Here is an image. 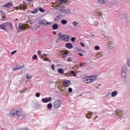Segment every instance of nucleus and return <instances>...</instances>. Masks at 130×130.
<instances>
[{"label": "nucleus", "instance_id": "nucleus-1", "mask_svg": "<svg viewBox=\"0 0 130 130\" xmlns=\"http://www.w3.org/2000/svg\"><path fill=\"white\" fill-rule=\"evenodd\" d=\"M126 64L122 66L120 76L123 82H127L128 81V76H127V67H130V58H126Z\"/></svg>", "mask_w": 130, "mask_h": 130}, {"label": "nucleus", "instance_id": "nucleus-2", "mask_svg": "<svg viewBox=\"0 0 130 130\" xmlns=\"http://www.w3.org/2000/svg\"><path fill=\"white\" fill-rule=\"evenodd\" d=\"M0 30H4L5 32H8V31H12L14 30V27L13 24L10 22H5L0 24Z\"/></svg>", "mask_w": 130, "mask_h": 130}, {"label": "nucleus", "instance_id": "nucleus-3", "mask_svg": "<svg viewBox=\"0 0 130 130\" xmlns=\"http://www.w3.org/2000/svg\"><path fill=\"white\" fill-rule=\"evenodd\" d=\"M96 80H97V76L95 75L86 76L83 78V81L85 84H90V83L95 82Z\"/></svg>", "mask_w": 130, "mask_h": 130}, {"label": "nucleus", "instance_id": "nucleus-4", "mask_svg": "<svg viewBox=\"0 0 130 130\" xmlns=\"http://www.w3.org/2000/svg\"><path fill=\"white\" fill-rule=\"evenodd\" d=\"M22 112V110L21 109H15L12 110L10 112L9 115L10 116H14L15 115H17V117L20 113Z\"/></svg>", "mask_w": 130, "mask_h": 130}, {"label": "nucleus", "instance_id": "nucleus-5", "mask_svg": "<svg viewBox=\"0 0 130 130\" xmlns=\"http://www.w3.org/2000/svg\"><path fill=\"white\" fill-rule=\"evenodd\" d=\"M53 106L55 109H58L61 106V102L59 100H56L53 103Z\"/></svg>", "mask_w": 130, "mask_h": 130}, {"label": "nucleus", "instance_id": "nucleus-6", "mask_svg": "<svg viewBox=\"0 0 130 130\" xmlns=\"http://www.w3.org/2000/svg\"><path fill=\"white\" fill-rule=\"evenodd\" d=\"M113 114H114V115H117V116L120 118H121L123 115V114L122 113V110H117L115 111H114L113 112Z\"/></svg>", "mask_w": 130, "mask_h": 130}, {"label": "nucleus", "instance_id": "nucleus-7", "mask_svg": "<svg viewBox=\"0 0 130 130\" xmlns=\"http://www.w3.org/2000/svg\"><path fill=\"white\" fill-rule=\"evenodd\" d=\"M26 26L22 23H19L18 24V27L17 28V31L18 33L21 32L22 30H25L26 29Z\"/></svg>", "mask_w": 130, "mask_h": 130}, {"label": "nucleus", "instance_id": "nucleus-8", "mask_svg": "<svg viewBox=\"0 0 130 130\" xmlns=\"http://www.w3.org/2000/svg\"><path fill=\"white\" fill-rule=\"evenodd\" d=\"M62 84L64 87H70L71 85H72V83H71V81L69 80H63L62 82Z\"/></svg>", "mask_w": 130, "mask_h": 130}, {"label": "nucleus", "instance_id": "nucleus-9", "mask_svg": "<svg viewBox=\"0 0 130 130\" xmlns=\"http://www.w3.org/2000/svg\"><path fill=\"white\" fill-rule=\"evenodd\" d=\"M106 4L108 7H113V6L115 5V0H109L106 2Z\"/></svg>", "mask_w": 130, "mask_h": 130}, {"label": "nucleus", "instance_id": "nucleus-10", "mask_svg": "<svg viewBox=\"0 0 130 130\" xmlns=\"http://www.w3.org/2000/svg\"><path fill=\"white\" fill-rule=\"evenodd\" d=\"M39 25H49V24H51V22L47 21L45 20H40L38 21Z\"/></svg>", "mask_w": 130, "mask_h": 130}, {"label": "nucleus", "instance_id": "nucleus-11", "mask_svg": "<svg viewBox=\"0 0 130 130\" xmlns=\"http://www.w3.org/2000/svg\"><path fill=\"white\" fill-rule=\"evenodd\" d=\"M52 101V98L51 97L45 98V99H42V102L43 103H48V102H51Z\"/></svg>", "mask_w": 130, "mask_h": 130}, {"label": "nucleus", "instance_id": "nucleus-12", "mask_svg": "<svg viewBox=\"0 0 130 130\" xmlns=\"http://www.w3.org/2000/svg\"><path fill=\"white\" fill-rule=\"evenodd\" d=\"M62 55L61 56L62 58H67L69 56V52L67 51H63L61 52Z\"/></svg>", "mask_w": 130, "mask_h": 130}, {"label": "nucleus", "instance_id": "nucleus-13", "mask_svg": "<svg viewBox=\"0 0 130 130\" xmlns=\"http://www.w3.org/2000/svg\"><path fill=\"white\" fill-rule=\"evenodd\" d=\"M2 7L9 9L11 7H13V3L12 2H9L6 3L5 5H3Z\"/></svg>", "mask_w": 130, "mask_h": 130}, {"label": "nucleus", "instance_id": "nucleus-14", "mask_svg": "<svg viewBox=\"0 0 130 130\" xmlns=\"http://www.w3.org/2000/svg\"><path fill=\"white\" fill-rule=\"evenodd\" d=\"M64 38V35H62V34L60 32L58 34V37L57 38V40H58L59 41H63Z\"/></svg>", "mask_w": 130, "mask_h": 130}, {"label": "nucleus", "instance_id": "nucleus-15", "mask_svg": "<svg viewBox=\"0 0 130 130\" xmlns=\"http://www.w3.org/2000/svg\"><path fill=\"white\" fill-rule=\"evenodd\" d=\"M41 58H44L43 60H45V61H48L49 62H51V60L50 59L47 58V55L44 54L43 56L41 57Z\"/></svg>", "mask_w": 130, "mask_h": 130}, {"label": "nucleus", "instance_id": "nucleus-16", "mask_svg": "<svg viewBox=\"0 0 130 130\" xmlns=\"http://www.w3.org/2000/svg\"><path fill=\"white\" fill-rule=\"evenodd\" d=\"M58 9H59V11H60V12H61L63 14H64V11H66L64 6L59 5L58 6Z\"/></svg>", "mask_w": 130, "mask_h": 130}, {"label": "nucleus", "instance_id": "nucleus-17", "mask_svg": "<svg viewBox=\"0 0 130 130\" xmlns=\"http://www.w3.org/2000/svg\"><path fill=\"white\" fill-rule=\"evenodd\" d=\"M25 114L23 113V111L21 110V113L19 114V115L17 116L19 119H23V118H25Z\"/></svg>", "mask_w": 130, "mask_h": 130}, {"label": "nucleus", "instance_id": "nucleus-18", "mask_svg": "<svg viewBox=\"0 0 130 130\" xmlns=\"http://www.w3.org/2000/svg\"><path fill=\"white\" fill-rule=\"evenodd\" d=\"M103 56H104V54H103V52H102L97 53L96 54V58H100L101 57H103Z\"/></svg>", "mask_w": 130, "mask_h": 130}, {"label": "nucleus", "instance_id": "nucleus-19", "mask_svg": "<svg viewBox=\"0 0 130 130\" xmlns=\"http://www.w3.org/2000/svg\"><path fill=\"white\" fill-rule=\"evenodd\" d=\"M24 68V66H17L15 68L12 69V71H18L19 70H21Z\"/></svg>", "mask_w": 130, "mask_h": 130}, {"label": "nucleus", "instance_id": "nucleus-20", "mask_svg": "<svg viewBox=\"0 0 130 130\" xmlns=\"http://www.w3.org/2000/svg\"><path fill=\"white\" fill-rule=\"evenodd\" d=\"M117 94H118V91H117V90H115V91L112 92V93L111 94V97L114 98V97L117 96Z\"/></svg>", "mask_w": 130, "mask_h": 130}, {"label": "nucleus", "instance_id": "nucleus-21", "mask_svg": "<svg viewBox=\"0 0 130 130\" xmlns=\"http://www.w3.org/2000/svg\"><path fill=\"white\" fill-rule=\"evenodd\" d=\"M64 14H66V15H71L72 14V11L70 9H65L64 11Z\"/></svg>", "mask_w": 130, "mask_h": 130}, {"label": "nucleus", "instance_id": "nucleus-22", "mask_svg": "<svg viewBox=\"0 0 130 130\" xmlns=\"http://www.w3.org/2000/svg\"><path fill=\"white\" fill-rule=\"evenodd\" d=\"M66 47L69 49H72V48H73V44L71 43H68L66 44Z\"/></svg>", "mask_w": 130, "mask_h": 130}, {"label": "nucleus", "instance_id": "nucleus-23", "mask_svg": "<svg viewBox=\"0 0 130 130\" xmlns=\"http://www.w3.org/2000/svg\"><path fill=\"white\" fill-rule=\"evenodd\" d=\"M63 41H66V42H69V41H70V37L69 36L64 35Z\"/></svg>", "mask_w": 130, "mask_h": 130}, {"label": "nucleus", "instance_id": "nucleus-24", "mask_svg": "<svg viewBox=\"0 0 130 130\" xmlns=\"http://www.w3.org/2000/svg\"><path fill=\"white\" fill-rule=\"evenodd\" d=\"M57 2L61 4H64L67 5L68 4V0H57Z\"/></svg>", "mask_w": 130, "mask_h": 130}, {"label": "nucleus", "instance_id": "nucleus-25", "mask_svg": "<svg viewBox=\"0 0 130 130\" xmlns=\"http://www.w3.org/2000/svg\"><path fill=\"white\" fill-rule=\"evenodd\" d=\"M109 48L110 49H112V48H113V42L109 41Z\"/></svg>", "mask_w": 130, "mask_h": 130}, {"label": "nucleus", "instance_id": "nucleus-26", "mask_svg": "<svg viewBox=\"0 0 130 130\" xmlns=\"http://www.w3.org/2000/svg\"><path fill=\"white\" fill-rule=\"evenodd\" d=\"M58 73L60 75H63V74H64V71H63V69L60 68L58 69Z\"/></svg>", "mask_w": 130, "mask_h": 130}, {"label": "nucleus", "instance_id": "nucleus-27", "mask_svg": "<svg viewBox=\"0 0 130 130\" xmlns=\"http://www.w3.org/2000/svg\"><path fill=\"white\" fill-rule=\"evenodd\" d=\"M52 28L53 30H56V29H58V24L57 23H55L52 25Z\"/></svg>", "mask_w": 130, "mask_h": 130}, {"label": "nucleus", "instance_id": "nucleus-28", "mask_svg": "<svg viewBox=\"0 0 130 130\" xmlns=\"http://www.w3.org/2000/svg\"><path fill=\"white\" fill-rule=\"evenodd\" d=\"M98 3L100 5H104L105 4H106L105 0H98Z\"/></svg>", "mask_w": 130, "mask_h": 130}, {"label": "nucleus", "instance_id": "nucleus-29", "mask_svg": "<svg viewBox=\"0 0 130 130\" xmlns=\"http://www.w3.org/2000/svg\"><path fill=\"white\" fill-rule=\"evenodd\" d=\"M47 108L48 110H51L52 109V104L51 103L48 104L47 106Z\"/></svg>", "mask_w": 130, "mask_h": 130}, {"label": "nucleus", "instance_id": "nucleus-30", "mask_svg": "<svg viewBox=\"0 0 130 130\" xmlns=\"http://www.w3.org/2000/svg\"><path fill=\"white\" fill-rule=\"evenodd\" d=\"M106 98L107 99H110L111 98V93L110 92L107 93L105 95Z\"/></svg>", "mask_w": 130, "mask_h": 130}, {"label": "nucleus", "instance_id": "nucleus-31", "mask_svg": "<svg viewBox=\"0 0 130 130\" xmlns=\"http://www.w3.org/2000/svg\"><path fill=\"white\" fill-rule=\"evenodd\" d=\"M26 9V6L23 5H21L18 8V10H25Z\"/></svg>", "mask_w": 130, "mask_h": 130}, {"label": "nucleus", "instance_id": "nucleus-32", "mask_svg": "<svg viewBox=\"0 0 130 130\" xmlns=\"http://www.w3.org/2000/svg\"><path fill=\"white\" fill-rule=\"evenodd\" d=\"M61 23L62 25H67L68 24V21L66 19H62L61 21Z\"/></svg>", "mask_w": 130, "mask_h": 130}, {"label": "nucleus", "instance_id": "nucleus-33", "mask_svg": "<svg viewBox=\"0 0 130 130\" xmlns=\"http://www.w3.org/2000/svg\"><path fill=\"white\" fill-rule=\"evenodd\" d=\"M60 20V16H57L54 18L55 22H58Z\"/></svg>", "mask_w": 130, "mask_h": 130}, {"label": "nucleus", "instance_id": "nucleus-34", "mask_svg": "<svg viewBox=\"0 0 130 130\" xmlns=\"http://www.w3.org/2000/svg\"><path fill=\"white\" fill-rule=\"evenodd\" d=\"M26 78L27 80H30V79H32V75H31L30 74H26Z\"/></svg>", "mask_w": 130, "mask_h": 130}, {"label": "nucleus", "instance_id": "nucleus-35", "mask_svg": "<svg viewBox=\"0 0 130 130\" xmlns=\"http://www.w3.org/2000/svg\"><path fill=\"white\" fill-rule=\"evenodd\" d=\"M92 113L91 112H88L87 113V115H86L87 118H91L92 117Z\"/></svg>", "mask_w": 130, "mask_h": 130}, {"label": "nucleus", "instance_id": "nucleus-36", "mask_svg": "<svg viewBox=\"0 0 130 130\" xmlns=\"http://www.w3.org/2000/svg\"><path fill=\"white\" fill-rule=\"evenodd\" d=\"M69 74H72L73 75V77H76L77 75L76 74V73L74 71H69Z\"/></svg>", "mask_w": 130, "mask_h": 130}, {"label": "nucleus", "instance_id": "nucleus-37", "mask_svg": "<svg viewBox=\"0 0 130 130\" xmlns=\"http://www.w3.org/2000/svg\"><path fill=\"white\" fill-rule=\"evenodd\" d=\"M36 13H38V9H36L34 10L31 11V14H36Z\"/></svg>", "mask_w": 130, "mask_h": 130}, {"label": "nucleus", "instance_id": "nucleus-38", "mask_svg": "<svg viewBox=\"0 0 130 130\" xmlns=\"http://www.w3.org/2000/svg\"><path fill=\"white\" fill-rule=\"evenodd\" d=\"M95 14H98V15H101V12H100V9H96L95 11Z\"/></svg>", "mask_w": 130, "mask_h": 130}, {"label": "nucleus", "instance_id": "nucleus-39", "mask_svg": "<svg viewBox=\"0 0 130 130\" xmlns=\"http://www.w3.org/2000/svg\"><path fill=\"white\" fill-rule=\"evenodd\" d=\"M73 25L74 27H77V26H78V25H79V22H78L77 21H74L73 23Z\"/></svg>", "mask_w": 130, "mask_h": 130}, {"label": "nucleus", "instance_id": "nucleus-40", "mask_svg": "<svg viewBox=\"0 0 130 130\" xmlns=\"http://www.w3.org/2000/svg\"><path fill=\"white\" fill-rule=\"evenodd\" d=\"M39 11L41 12V13H45V10L42 9L41 7L39 8Z\"/></svg>", "mask_w": 130, "mask_h": 130}, {"label": "nucleus", "instance_id": "nucleus-41", "mask_svg": "<svg viewBox=\"0 0 130 130\" xmlns=\"http://www.w3.org/2000/svg\"><path fill=\"white\" fill-rule=\"evenodd\" d=\"M73 59H72V57H69L67 58V61H68V62H71V61H72Z\"/></svg>", "mask_w": 130, "mask_h": 130}, {"label": "nucleus", "instance_id": "nucleus-42", "mask_svg": "<svg viewBox=\"0 0 130 130\" xmlns=\"http://www.w3.org/2000/svg\"><path fill=\"white\" fill-rule=\"evenodd\" d=\"M95 50H99L100 49V47L99 46H95L94 47Z\"/></svg>", "mask_w": 130, "mask_h": 130}, {"label": "nucleus", "instance_id": "nucleus-43", "mask_svg": "<svg viewBox=\"0 0 130 130\" xmlns=\"http://www.w3.org/2000/svg\"><path fill=\"white\" fill-rule=\"evenodd\" d=\"M35 96L36 97H37L38 98L40 97V93H39V92H37L35 94Z\"/></svg>", "mask_w": 130, "mask_h": 130}, {"label": "nucleus", "instance_id": "nucleus-44", "mask_svg": "<svg viewBox=\"0 0 130 130\" xmlns=\"http://www.w3.org/2000/svg\"><path fill=\"white\" fill-rule=\"evenodd\" d=\"M93 25L94 26H98V25H99V22L97 21H94L93 23Z\"/></svg>", "mask_w": 130, "mask_h": 130}, {"label": "nucleus", "instance_id": "nucleus-45", "mask_svg": "<svg viewBox=\"0 0 130 130\" xmlns=\"http://www.w3.org/2000/svg\"><path fill=\"white\" fill-rule=\"evenodd\" d=\"M54 68H55L54 64H51V68L52 69V70L53 71H54V70H55Z\"/></svg>", "mask_w": 130, "mask_h": 130}, {"label": "nucleus", "instance_id": "nucleus-46", "mask_svg": "<svg viewBox=\"0 0 130 130\" xmlns=\"http://www.w3.org/2000/svg\"><path fill=\"white\" fill-rule=\"evenodd\" d=\"M68 91L70 93H72V92H73V88L70 87L69 89H68Z\"/></svg>", "mask_w": 130, "mask_h": 130}, {"label": "nucleus", "instance_id": "nucleus-47", "mask_svg": "<svg viewBox=\"0 0 130 130\" xmlns=\"http://www.w3.org/2000/svg\"><path fill=\"white\" fill-rule=\"evenodd\" d=\"M71 40H72V41L73 42H75L76 41V38H75V37H72V38H71Z\"/></svg>", "mask_w": 130, "mask_h": 130}, {"label": "nucleus", "instance_id": "nucleus-48", "mask_svg": "<svg viewBox=\"0 0 130 130\" xmlns=\"http://www.w3.org/2000/svg\"><path fill=\"white\" fill-rule=\"evenodd\" d=\"M16 52H17V50H16L11 52L12 55H13V54H15V53H16Z\"/></svg>", "mask_w": 130, "mask_h": 130}, {"label": "nucleus", "instance_id": "nucleus-49", "mask_svg": "<svg viewBox=\"0 0 130 130\" xmlns=\"http://www.w3.org/2000/svg\"><path fill=\"white\" fill-rule=\"evenodd\" d=\"M32 58H33V59H36V58H37V55H34L32 56Z\"/></svg>", "mask_w": 130, "mask_h": 130}, {"label": "nucleus", "instance_id": "nucleus-50", "mask_svg": "<svg viewBox=\"0 0 130 130\" xmlns=\"http://www.w3.org/2000/svg\"><path fill=\"white\" fill-rule=\"evenodd\" d=\"M6 17H5V16H3L2 17V21H6Z\"/></svg>", "mask_w": 130, "mask_h": 130}, {"label": "nucleus", "instance_id": "nucleus-51", "mask_svg": "<svg viewBox=\"0 0 130 130\" xmlns=\"http://www.w3.org/2000/svg\"><path fill=\"white\" fill-rule=\"evenodd\" d=\"M78 51L80 52H83L84 51V50H83V49H78Z\"/></svg>", "mask_w": 130, "mask_h": 130}, {"label": "nucleus", "instance_id": "nucleus-52", "mask_svg": "<svg viewBox=\"0 0 130 130\" xmlns=\"http://www.w3.org/2000/svg\"><path fill=\"white\" fill-rule=\"evenodd\" d=\"M80 45H81L82 47H85V44H84L83 43H81Z\"/></svg>", "mask_w": 130, "mask_h": 130}, {"label": "nucleus", "instance_id": "nucleus-53", "mask_svg": "<svg viewBox=\"0 0 130 130\" xmlns=\"http://www.w3.org/2000/svg\"><path fill=\"white\" fill-rule=\"evenodd\" d=\"M0 14L1 15H3L4 14V11H3V10H0Z\"/></svg>", "mask_w": 130, "mask_h": 130}, {"label": "nucleus", "instance_id": "nucleus-54", "mask_svg": "<svg viewBox=\"0 0 130 130\" xmlns=\"http://www.w3.org/2000/svg\"><path fill=\"white\" fill-rule=\"evenodd\" d=\"M37 53H38V54H39V55H41V51H38Z\"/></svg>", "mask_w": 130, "mask_h": 130}, {"label": "nucleus", "instance_id": "nucleus-55", "mask_svg": "<svg viewBox=\"0 0 130 130\" xmlns=\"http://www.w3.org/2000/svg\"><path fill=\"white\" fill-rule=\"evenodd\" d=\"M78 54L80 56H83V54L82 53H79Z\"/></svg>", "mask_w": 130, "mask_h": 130}, {"label": "nucleus", "instance_id": "nucleus-56", "mask_svg": "<svg viewBox=\"0 0 130 130\" xmlns=\"http://www.w3.org/2000/svg\"><path fill=\"white\" fill-rule=\"evenodd\" d=\"M33 0H27V2H32Z\"/></svg>", "mask_w": 130, "mask_h": 130}, {"label": "nucleus", "instance_id": "nucleus-57", "mask_svg": "<svg viewBox=\"0 0 130 130\" xmlns=\"http://www.w3.org/2000/svg\"><path fill=\"white\" fill-rule=\"evenodd\" d=\"M91 36H92L93 37H95V36L94 35H91Z\"/></svg>", "mask_w": 130, "mask_h": 130}, {"label": "nucleus", "instance_id": "nucleus-58", "mask_svg": "<svg viewBox=\"0 0 130 130\" xmlns=\"http://www.w3.org/2000/svg\"><path fill=\"white\" fill-rule=\"evenodd\" d=\"M37 28H40V26H37Z\"/></svg>", "mask_w": 130, "mask_h": 130}, {"label": "nucleus", "instance_id": "nucleus-59", "mask_svg": "<svg viewBox=\"0 0 130 130\" xmlns=\"http://www.w3.org/2000/svg\"><path fill=\"white\" fill-rule=\"evenodd\" d=\"M80 66L82 67V66H83L82 64H80Z\"/></svg>", "mask_w": 130, "mask_h": 130}]
</instances>
